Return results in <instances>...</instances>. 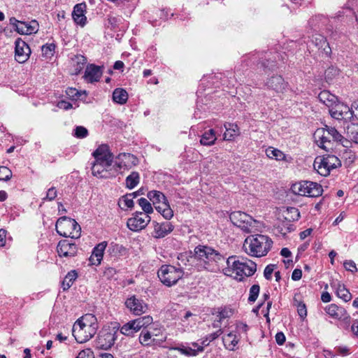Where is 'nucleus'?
<instances>
[{
	"label": "nucleus",
	"instance_id": "33",
	"mask_svg": "<svg viewBox=\"0 0 358 358\" xmlns=\"http://www.w3.org/2000/svg\"><path fill=\"white\" fill-rule=\"evenodd\" d=\"M96 337L95 345L97 348L108 350L115 343L116 337Z\"/></svg>",
	"mask_w": 358,
	"mask_h": 358
},
{
	"label": "nucleus",
	"instance_id": "7",
	"mask_svg": "<svg viewBox=\"0 0 358 358\" xmlns=\"http://www.w3.org/2000/svg\"><path fill=\"white\" fill-rule=\"evenodd\" d=\"M333 118L337 120H349L350 122L358 119V100L354 101L351 108L346 105L336 103L329 109Z\"/></svg>",
	"mask_w": 358,
	"mask_h": 358
},
{
	"label": "nucleus",
	"instance_id": "57",
	"mask_svg": "<svg viewBox=\"0 0 358 358\" xmlns=\"http://www.w3.org/2000/svg\"><path fill=\"white\" fill-rule=\"evenodd\" d=\"M76 358H95L94 352L90 349L81 350Z\"/></svg>",
	"mask_w": 358,
	"mask_h": 358
},
{
	"label": "nucleus",
	"instance_id": "30",
	"mask_svg": "<svg viewBox=\"0 0 358 358\" xmlns=\"http://www.w3.org/2000/svg\"><path fill=\"white\" fill-rule=\"evenodd\" d=\"M332 286L335 287L338 297L342 299L345 302L351 300L352 294L344 285L338 282L336 285L334 284Z\"/></svg>",
	"mask_w": 358,
	"mask_h": 358
},
{
	"label": "nucleus",
	"instance_id": "2",
	"mask_svg": "<svg viewBox=\"0 0 358 358\" xmlns=\"http://www.w3.org/2000/svg\"><path fill=\"white\" fill-rule=\"evenodd\" d=\"M194 262H196L198 270L205 269L215 271L217 268V263L224 259L217 250L206 245H199L194 250Z\"/></svg>",
	"mask_w": 358,
	"mask_h": 358
},
{
	"label": "nucleus",
	"instance_id": "32",
	"mask_svg": "<svg viewBox=\"0 0 358 358\" xmlns=\"http://www.w3.org/2000/svg\"><path fill=\"white\" fill-rule=\"evenodd\" d=\"M113 100L114 102L123 105L128 100V93L122 88H116L113 92Z\"/></svg>",
	"mask_w": 358,
	"mask_h": 358
},
{
	"label": "nucleus",
	"instance_id": "22",
	"mask_svg": "<svg viewBox=\"0 0 358 358\" xmlns=\"http://www.w3.org/2000/svg\"><path fill=\"white\" fill-rule=\"evenodd\" d=\"M101 76V67L95 64H90L87 66L84 77L87 82L94 83L99 81Z\"/></svg>",
	"mask_w": 358,
	"mask_h": 358
},
{
	"label": "nucleus",
	"instance_id": "21",
	"mask_svg": "<svg viewBox=\"0 0 358 358\" xmlns=\"http://www.w3.org/2000/svg\"><path fill=\"white\" fill-rule=\"evenodd\" d=\"M38 30V23L36 20L31 22L21 21L17 27V32L20 34L30 35L35 34Z\"/></svg>",
	"mask_w": 358,
	"mask_h": 358
},
{
	"label": "nucleus",
	"instance_id": "18",
	"mask_svg": "<svg viewBox=\"0 0 358 358\" xmlns=\"http://www.w3.org/2000/svg\"><path fill=\"white\" fill-rule=\"evenodd\" d=\"M154 227V237L160 238L166 236L173 230V226L171 222H164L162 223H158L155 221L152 222Z\"/></svg>",
	"mask_w": 358,
	"mask_h": 358
},
{
	"label": "nucleus",
	"instance_id": "26",
	"mask_svg": "<svg viewBox=\"0 0 358 358\" xmlns=\"http://www.w3.org/2000/svg\"><path fill=\"white\" fill-rule=\"evenodd\" d=\"M307 188L304 196L309 197H317L322 195L323 189L322 186L314 182L307 181Z\"/></svg>",
	"mask_w": 358,
	"mask_h": 358
},
{
	"label": "nucleus",
	"instance_id": "36",
	"mask_svg": "<svg viewBox=\"0 0 358 358\" xmlns=\"http://www.w3.org/2000/svg\"><path fill=\"white\" fill-rule=\"evenodd\" d=\"M140 182V174L137 171H132L125 180V186L129 189L136 187Z\"/></svg>",
	"mask_w": 358,
	"mask_h": 358
},
{
	"label": "nucleus",
	"instance_id": "31",
	"mask_svg": "<svg viewBox=\"0 0 358 358\" xmlns=\"http://www.w3.org/2000/svg\"><path fill=\"white\" fill-rule=\"evenodd\" d=\"M180 350L183 354L195 356L199 352L203 351V346L200 344L199 340L196 342H192L189 343L188 346L184 348L183 349H180Z\"/></svg>",
	"mask_w": 358,
	"mask_h": 358
},
{
	"label": "nucleus",
	"instance_id": "3",
	"mask_svg": "<svg viewBox=\"0 0 358 358\" xmlns=\"http://www.w3.org/2000/svg\"><path fill=\"white\" fill-rule=\"evenodd\" d=\"M273 245L271 238L262 234L248 236L243 243L244 251L252 257H261L267 255Z\"/></svg>",
	"mask_w": 358,
	"mask_h": 358
},
{
	"label": "nucleus",
	"instance_id": "59",
	"mask_svg": "<svg viewBox=\"0 0 358 358\" xmlns=\"http://www.w3.org/2000/svg\"><path fill=\"white\" fill-rule=\"evenodd\" d=\"M343 266L347 271H351L352 273L357 271L356 264L352 260H346L344 262Z\"/></svg>",
	"mask_w": 358,
	"mask_h": 358
},
{
	"label": "nucleus",
	"instance_id": "48",
	"mask_svg": "<svg viewBox=\"0 0 358 358\" xmlns=\"http://www.w3.org/2000/svg\"><path fill=\"white\" fill-rule=\"evenodd\" d=\"M138 205L141 207L143 210V213L149 215L153 212V208L150 203L145 198H141L138 200Z\"/></svg>",
	"mask_w": 358,
	"mask_h": 358
},
{
	"label": "nucleus",
	"instance_id": "13",
	"mask_svg": "<svg viewBox=\"0 0 358 358\" xmlns=\"http://www.w3.org/2000/svg\"><path fill=\"white\" fill-rule=\"evenodd\" d=\"M325 312L331 317L336 320H342L345 322H349L350 317L347 313L346 310L338 306L336 304L331 303L328 305L324 308Z\"/></svg>",
	"mask_w": 358,
	"mask_h": 358
},
{
	"label": "nucleus",
	"instance_id": "11",
	"mask_svg": "<svg viewBox=\"0 0 358 358\" xmlns=\"http://www.w3.org/2000/svg\"><path fill=\"white\" fill-rule=\"evenodd\" d=\"M150 221L149 215L143 212H136L133 217L128 219L127 225L130 230L138 231L145 228Z\"/></svg>",
	"mask_w": 358,
	"mask_h": 358
},
{
	"label": "nucleus",
	"instance_id": "15",
	"mask_svg": "<svg viewBox=\"0 0 358 358\" xmlns=\"http://www.w3.org/2000/svg\"><path fill=\"white\" fill-rule=\"evenodd\" d=\"M314 138L317 145L325 150L326 151H329L332 150V141L333 140L329 136V135L326 134L325 130L322 128L317 129L315 134Z\"/></svg>",
	"mask_w": 358,
	"mask_h": 358
},
{
	"label": "nucleus",
	"instance_id": "41",
	"mask_svg": "<svg viewBox=\"0 0 358 358\" xmlns=\"http://www.w3.org/2000/svg\"><path fill=\"white\" fill-rule=\"evenodd\" d=\"M178 261L180 262L178 263L179 268H181L182 270V266L187 265V263L192 264L194 263V255H192V252H185L181 253L178 256Z\"/></svg>",
	"mask_w": 358,
	"mask_h": 358
},
{
	"label": "nucleus",
	"instance_id": "6",
	"mask_svg": "<svg viewBox=\"0 0 358 358\" xmlns=\"http://www.w3.org/2000/svg\"><path fill=\"white\" fill-rule=\"evenodd\" d=\"M57 232L62 236L78 238L80 236L81 227L77 222L66 216L59 217L55 225Z\"/></svg>",
	"mask_w": 358,
	"mask_h": 358
},
{
	"label": "nucleus",
	"instance_id": "14",
	"mask_svg": "<svg viewBox=\"0 0 358 358\" xmlns=\"http://www.w3.org/2000/svg\"><path fill=\"white\" fill-rule=\"evenodd\" d=\"M125 305L133 314L136 315H140L145 313L148 309L146 303H145L142 299H139L135 296L127 299L125 301Z\"/></svg>",
	"mask_w": 358,
	"mask_h": 358
},
{
	"label": "nucleus",
	"instance_id": "49",
	"mask_svg": "<svg viewBox=\"0 0 358 358\" xmlns=\"http://www.w3.org/2000/svg\"><path fill=\"white\" fill-rule=\"evenodd\" d=\"M107 243L106 242H101L99 243L92 251V255H94L95 257H98L99 259H103V252L106 248Z\"/></svg>",
	"mask_w": 358,
	"mask_h": 358
},
{
	"label": "nucleus",
	"instance_id": "5",
	"mask_svg": "<svg viewBox=\"0 0 358 358\" xmlns=\"http://www.w3.org/2000/svg\"><path fill=\"white\" fill-rule=\"evenodd\" d=\"M235 313L236 310L231 308V306H222L212 308L210 310V314L213 316L212 326L218 330L217 333L211 334L210 336H218L217 333L222 334L223 333L222 330V324L224 323L227 324Z\"/></svg>",
	"mask_w": 358,
	"mask_h": 358
},
{
	"label": "nucleus",
	"instance_id": "38",
	"mask_svg": "<svg viewBox=\"0 0 358 358\" xmlns=\"http://www.w3.org/2000/svg\"><path fill=\"white\" fill-rule=\"evenodd\" d=\"M284 213L285 220L289 222L297 221L300 217L299 210L295 207H288Z\"/></svg>",
	"mask_w": 358,
	"mask_h": 358
},
{
	"label": "nucleus",
	"instance_id": "39",
	"mask_svg": "<svg viewBox=\"0 0 358 358\" xmlns=\"http://www.w3.org/2000/svg\"><path fill=\"white\" fill-rule=\"evenodd\" d=\"M132 196L133 194H128L122 196L118 202L119 206L123 210L131 208L134 204L132 199Z\"/></svg>",
	"mask_w": 358,
	"mask_h": 358
},
{
	"label": "nucleus",
	"instance_id": "44",
	"mask_svg": "<svg viewBox=\"0 0 358 358\" xmlns=\"http://www.w3.org/2000/svg\"><path fill=\"white\" fill-rule=\"evenodd\" d=\"M307 181H301L294 184L292 187V192L300 196H304L306 194V188H307Z\"/></svg>",
	"mask_w": 358,
	"mask_h": 358
},
{
	"label": "nucleus",
	"instance_id": "8",
	"mask_svg": "<svg viewBox=\"0 0 358 358\" xmlns=\"http://www.w3.org/2000/svg\"><path fill=\"white\" fill-rule=\"evenodd\" d=\"M184 275L181 268H176L171 265H162L157 272L160 281L166 286L175 285Z\"/></svg>",
	"mask_w": 358,
	"mask_h": 358
},
{
	"label": "nucleus",
	"instance_id": "10",
	"mask_svg": "<svg viewBox=\"0 0 358 358\" xmlns=\"http://www.w3.org/2000/svg\"><path fill=\"white\" fill-rule=\"evenodd\" d=\"M229 219L234 225L241 228L247 233L251 232L256 224L255 220L242 211L232 212L229 215Z\"/></svg>",
	"mask_w": 358,
	"mask_h": 358
},
{
	"label": "nucleus",
	"instance_id": "4",
	"mask_svg": "<svg viewBox=\"0 0 358 358\" xmlns=\"http://www.w3.org/2000/svg\"><path fill=\"white\" fill-rule=\"evenodd\" d=\"M227 264L236 273L235 279L238 281H242L245 276L252 275L257 271L256 264L248 259H236L234 257H229Z\"/></svg>",
	"mask_w": 358,
	"mask_h": 358
},
{
	"label": "nucleus",
	"instance_id": "23",
	"mask_svg": "<svg viewBox=\"0 0 358 358\" xmlns=\"http://www.w3.org/2000/svg\"><path fill=\"white\" fill-rule=\"evenodd\" d=\"M310 42L318 48L319 50H322L327 56L330 55L331 52V48L322 35L317 34L313 35Z\"/></svg>",
	"mask_w": 358,
	"mask_h": 358
},
{
	"label": "nucleus",
	"instance_id": "50",
	"mask_svg": "<svg viewBox=\"0 0 358 358\" xmlns=\"http://www.w3.org/2000/svg\"><path fill=\"white\" fill-rule=\"evenodd\" d=\"M55 47L54 43L43 45L41 48L43 55L46 58L51 57L54 55Z\"/></svg>",
	"mask_w": 358,
	"mask_h": 358
},
{
	"label": "nucleus",
	"instance_id": "54",
	"mask_svg": "<svg viewBox=\"0 0 358 358\" xmlns=\"http://www.w3.org/2000/svg\"><path fill=\"white\" fill-rule=\"evenodd\" d=\"M250 327L243 322L238 321L236 323V331L238 334H247Z\"/></svg>",
	"mask_w": 358,
	"mask_h": 358
},
{
	"label": "nucleus",
	"instance_id": "35",
	"mask_svg": "<svg viewBox=\"0 0 358 358\" xmlns=\"http://www.w3.org/2000/svg\"><path fill=\"white\" fill-rule=\"evenodd\" d=\"M78 278V273L75 270L69 271L64 277L62 282V288L64 291L68 290Z\"/></svg>",
	"mask_w": 358,
	"mask_h": 358
},
{
	"label": "nucleus",
	"instance_id": "62",
	"mask_svg": "<svg viewBox=\"0 0 358 358\" xmlns=\"http://www.w3.org/2000/svg\"><path fill=\"white\" fill-rule=\"evenodd\" d=\"M121 156L124 157L125 159L130 161L134 166L136 165L138 163V159L133 155L124 153L122 155H120L119 157Z\"/></svg>",
	"mask_w": 358,
	"mask_h": 358
},
{
	"label": "nucleus",
	"instance_id": "43",
	"mask_svg": "<svg viewBox=\"0 0 358 358\" xmlns=\"http://www.w3.org/2000/svg\"><path fill=\"white\" fill-rule=\"evenodd\" d=\"M120 325L118 322H110L104 327V335L105 336H116L117 332L120 331Z\"/></svg>",
	"mask_w": 358,
	"mask_h": 358
},
{
	"label": "nucleus",
	"instance_id": "60",
	"mask_svg": "<svg viewBox=\"0 0 358 358\" xmlns=\"http://www.w3.org/2000/svg\"><path fill=\"white\" fill-rule=\"evenodd\" d=\"M275 267V264H269L266 266L264 271V275L266 280L271 279V275L274 271Z\"/></svg>",
	"mask_w": 358,
	"mask_h": 358
},
{
	"label": "nucleus",
	"instance_id": "52",
	"mask_svg": "<svg viewBox=\"0 0 358 358\" xmlns=\"http://www.w3.org/2000/svg\"><path fill=\"white\" fill-rule=\"evenodd\" d=\"M12 177V171L6 166H0V180L7 181Z\"/></svg>",
	"mask_w": 358,
	"mask_h": 358
},
{
	"label": "nucleus",
	"instance_id": "45",
	"mask_svg": "<svg viewBox=\"0 0 358 358\" xmlns=\"http://www.w3.org/2000/svg\"><path fill=\"white\" fill-rule=\"evenodd\" d=\"M322 129L325 130L327 135H329L333 141H342L343 136L334 127L326 126L325 128Z\"/></svg>",
	"mask_w": 358,
	"mask_h": 358
},
{
	"label": "nucleus",
	"instance_id": "20",
	"mask_svg": "<svg viewBox=\"0 0 358 358\" xmlns=\"http://www.w3.org/2000/svg\"><path fill=\"white\" fill-rule=\"evenodd\" d=\"M84 322L85 326H87L88 331H85V333H88L89 336H94L96 334V329L97 327L96 318L92 314H85L78 319V324L79 322Z\"/></svg>",
	"mask_w": 358,
	"mask_h": 358
},
{
	"label": "nucleus",
	"instance_id": "40",
	"mask_svg": "<svg viewBox=\"0 0 358 358\" xmlns=\"http://www.w3.org/2000/svg\"><path fill=\"white\" fill-rule=\"evenodd\" d=\"M266 155L268 157L276 160H283L285 158V155L281 150L272 147L266 150Z\"/></svg>",
	"mask_w": 358,
	"mask_h": 358
},
{
	"label": "nucleus",
	"instance_id": "63",
	"mask_svg": "<svg viewBox=\"0 0 358 358\" xmlns=\"http://www.w3.org/2000/svg\"><path fill=\"white\" fill-rule=\"evenodd\" d=\"M57 107L60 109H64V110H69L71 108H72L73 106L71 103L68 102V101H60L57 103Z\"/></svg>",
	"mask_w": 358,
	"mask_h": 358
},
{
	"label": "nucleus",
	"instance_id": "9",
	"mask_svg": "<svg viewBox=\"0 0 358 358\" xmlns=\"http://www.w3.org/2000/svg\"><path fill=\"white\" fill-rule=\"evenodd\" d=\"M313 166L319 174L327 176L329 174L331 169L341 166V162L335 155H328L322 158H316Z\"/></svg>",
	"mask_w": 358,
	"mask_h": 358
},
{
	"label": "nucleus",
	"instance_id": "61",
	"mask_svg": "<svg viewBox=\"0 0 358 358\" xmlns=\"http://www.w3.org/2000/svg\"><path fill=\"white\" fill-rule=\"evenodd\" d=\"M160 214L166 219L170 220L173 216V212L172 209L170 208V206L165 208V210H162Z\"/></svg>",
	"mask_w": 358,
	"mask_h": 358
},
{
	"label": "nucleus",
	"instance_id": "25",
	"mask_svg": "<svg viewBox=\"0 0 358 358\" xmlns=\"http://www.w3.org/2000/svg\"><path fill=\"white\" fill-rule=\"evenodd\" d=\"M347 137L352 141L358 143V119L349 122L345 127Z\"/></svg>",
	"mask_w": 358,
	"mask_h": 358
},
{
	"label": "nucleus",
	"instance_id": "12",
	"mask_svg": "<svg viewBox=\"0 0 358 358\" xmlns=\"http://www.w3.org/2000/svg\"><path fill=\"white\" fill-rule=\"evenodd\" d=\"M15 44V56L16 61L19 63L25 62L29 59L31 54L29 46L21 38H17Z\"/></svg>",
	"mask_w": 358,
	"mask_h": 358
},
{
	"label": "nucleus",
	"instance_id": "1",
	"mask_svg": "<svg viewBox=\"0 0 358 358\" xmlns=\"http://www.w3.org/2000/svg\"><path fill=\"white\" fill-rule=\"evenodd\" d=\"M94 161L92 163V173L98 178H110L115 177L118 171L122 169L121 163L113 162V154L108 145H99L93 152Z\"/></svg>",
	"mask_w": 358,
	"mask_h": 358
},
{
	"label": "nucleus",
	"instance_id": "29",
	"mask_svg": "<svg viewBox=\"0 0 358 358\" xmlns=\"http://www.w3.org/2000/svg\"><path fill=\"white\" fill-rule=\"evenodd\" d=\"M86 62L87 59L85 57L81 55H76L74 58L72 59L73 73L75 75L80 73V71L84 69Z\"/></svg>",
	"mask_w": 358,
	"mask_h": 358
},
{
	"label": "nucleus",
	"instance_id": "56",
	"mask_svg": "<svg viewBox=\"0 0 358 358\" xmlns=\"http://www.w3.org/2000/svg\"><path fill=\"white\" fill-rule=\"evenodd\" d=\"M66 95L71 99L76 100L81 96L82 92H79L76 88L69 87L66 90Z\"/></svg>",
	"mask_w": 358,
	"mask_h": 358
},
{
	"label": "nucleus",
	"instance_id": "34",
	"mask_svg": "<svg viewBox=\"0 0 358 358\" xmlns=\"http://www.w3.org/2000/svg\"><path fill=\"white\" fill-rule=\"evenodd\" d=\"M217 137L215 131L211 129L204 132L201 137L200 143L203 145L210 146L215 143Z\"/></svg>",
	"mask_w": 358,
	"mask_h": 358
},
{
	"label": "nucleus",
	"instance_id": "51",
	"mask_svg": "<svg viewBox=\"0 0 358 358\" xmlns=\"http://www.w3.org/2000/svg\"><path fill=\"white\" fill-rule=\"evenodd\" d=\"M260 287L258 285H253L250 289V294L248 297L249 302H255L259 294Z\"/></svg>",
	"mask_w": 358,
	"mask_h": 358
},
{
	"label": "nucleus",
	"instance_id": "46",
	"mask_svg": "<svg viewBox=\"0 0 358 358\" xmlns=\"http://www.w3.org/2000/svg\"><path fill=\"white\" fill-rule=\"evenodd\" d=\"M223 345L229 350H234L238 343L237 337H221Z\"/></svg>",
	"mask_w": 358,
	"mask_h": 358
},
{
	"label": "nucleus",
	"instance_id": "28",
	"mask_svg": "<svg viewBox=\"0 0 358 358\" xmlns=\"http://www.w3.org/2000/svg\"><path fill=\"white\" fill-rule=\"evenodd\" d=\"M318 99L329 108L338 101L337 97L327 90L322 91L318 95Z\"/></svg>",
	"mask_w": 358,
	"mask_h": 358
},
{
	"label": "nucleus",
	"instance_id": "53",
	"mask_svg": "<svg viewBox=\"0 0 358 358\" xmlns=\"http://www.w3.org/2000/svg\"><path fill=\"white\" fill-rule=\"evenodd\" d=\"M74 136L78 138H84L88 136V130L83 126H77L74 129Z\"/></svg>",
	"mask_w": 358,
	"mask_h": 358
},
{
	"label": "nucleus",
	"instance_id": "27",
	"mask_svg": "<svg viewBox=\"0 0 358 358\" xmlns=\"http://www.w3.org/2000/svg\"><path fill=\"white\" fill-rule=\"evenodd\" d=\"M224 127L226 131L224 134V140L232 141L235 137L239 136L240 131L238 126L233 123H225Z\"/></svg>",
	"mask_w": 358,
	"mask_h": 358
},
{
	"label": "nucleus",
	"instance_id": "16",
	"mask_svg": "<svg viewBox=\"0 0 358 358\" xmlns=\"http://www.w3.org/2000/svg\"><path fill=\"white\" fill-rule=\"evenodd\" d=\"M57 252L60 257H74L78 251L76 245L68 240H62L58 243Z\"/></svg>",
	"mask_w": 358,
	"mask_h": 358
},
{
	"label": "nucleus",
	"instance_id": "17",
	"mask_svg": "<svg viewBox=\"0 0 358 358\" xmlns=\"http://www.w3.org/2000/svg\"><path fill=\"white\" fill-rule=\"evenodd\" d=\"M266 86L278 93H283L287 88L288 85L281 76H274L267 80Z\"/></svg>",
	"mask_w": 358,
	"mask_h": 358
},
{
	"label": "nucleus",
	"instance_id": "55",
	"mask_svg": "<svg viewBox=\"0 0 358 358\" xmlns=\"http://www.w3.org/2000/svg\"><path fill=\"white\" fill-rule=\"evenodd\" d=\"M278 231L283 236L294 230L293 225L288 222H283L278 227Z\"/></svg>",
	"mask_w": 358,
	"mask_h": 358
},
{
	"label": "nucleus",
	"instance_id": "24",
	"mask_svg": "<svg viewBox=\"0 0 358 358\" xmlns=\"http://www.w3.org/2000/svg\"><path fill=\"white\" fill-rule=\"evenodd\" d=\"M142 327L143 324H141L140 320H134L123 325L120 329V333L124 336H129L130 334L136 333Z\"/></svg>",
	"mask_w": 358,
	"mask_h": 358
},
{
	"label": "nucleus",
	"instance_id": "47",
	"mask_svg": "<svg viewBox=\"0 0 358 358\" xmlns=\"http://www.w3.org/2000/svg\"><path fill=\"white\" fill-rule=\"evenodd\" d=\"M339 74V69L334 66H329L324 72V78L327 83H331Z\"/></svg>",
	"mask_w": 358,
	"mask_h": 358
},
{
	"label": "nucleus",
	"instance_id": "42",
	"mask_svg": "<svg viewBox=\"0 0 358 358\" xmlns=\"http://www.w3.org/2000/svg\"><path fill=\"white\" fill-rule=\"evenodd\" d=\"M166 337L159 342L153 337H138L140 343L144 346H160L162 343L165 341Z\"/></svg>",
	"mask_w": 358,
	"mask_h": 358
},
{
	"label": "nucleus",
	"instance_id": "58",
	"mask_svg": "<svg viewBox=\"0 0 358 358\" xmlns=\"http://www.w3.org/2000/svg\"><path fill=\"white\" fill-rule=\"evenodd\" d=\"M57 196V192L55 187H50L48 189L46 196L43 200L52 201Z\"/></svg>",
	"mask_w": 358,
	"mask_h": 358
},
{
	"label": "nucleus",
	"instance_id": "64",
	"mask_svg": "<svg viewBox=\"0 0 358 358\" xmlns=\"http://www.w3.org/2000/svg\"><path fill=\"white\" fill-rule=\"evenodd\" d=\"M169 206L168 200L164 201L161 202L159 204L155 206V209L160 213L162 210H165V208Z\"/></svg>",
	"mask_w": 358,
	"mask_h": 358
},
{
	"label": "nucleus",
	"instance_id": "19",
	"mask_svg": "<svg viewBox=\"0 0 358 358\" xmlns=\"http://www.w3.org/2000/svg\"><path fill=\"white\" fill-rule=\"evenodd\" d=\"M86 4L85 3L76 4L72 12V17L74 22L82 27L85 26L87 22L85 16Z\"/></svg>",
	"mask_w": 358,
	"mask_h": 358
},
{
	"label": "nucleus",
	"instance_id": "37",
	"mask_svg": "<svg viewBox=\"0 0 358 358\" xmlns=\"http://www.w3.org/2000/svg\"><path fill=\"white\" fill-rule=\"evenodd\" d=\"M147 196L152 202L154 206L159 204L166 199V197L162 192L156 190L150 191Z\"/></svg>",
	"mask_w": 358,
	"mask_h": 358
}]
</instances>
